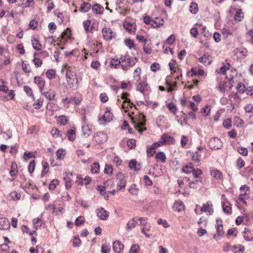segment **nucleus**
<instances>
[{
	"label": "nucleus",
	"instance_id": "1",
	"mask_svg": "<svg viewBox=\"0 0 253 253\" xmlns=\"http://www.w3.org/2000/svg\"><path fill=\"white\" fill-rule=\"evenodd\" d=\"M1 92L7 93V95H2L1 94V100L7 101L9 99H13L15 96V93L13 90H9L8 87L4 84V82L1 80Z\"/></svg>",
	"mask_w": 253,
	"mask_h": 253
},
{
	"label": "nucleus",
	"instance_id": "2",
	"mask_svg": "<svg viewBox=\"0 0 253 253\" xmlns=\"http://www.w3.org/2000/svg\"><path fill=\"white\" fill-rule=\"evenodd\" d=\"M144 118V115L140 116L138 119H135L132 116L130 117L132 123L134 125L135 128L140 133H142L144 130L146 129V128H142L146 124L145 120Z\"/></svg>",
	"mask_w": 253,
	"mask_h": 253
},
{
	"label": "nucleus",
	"instance_id": "3",
	"mask_svg": "<svg viewBox=\"0 0 253 253\" xmlns=\"http://www.w3.org/2000/svg\"><path fill=\"white\" fill-rule=\"evenodd\" d=\"M116 177L118 180L117 183L118 190L124 188L126 185V176L122 172H118L116 174Z\"/></svg>",
	"mask_w": 253,
	"mask_h": 253
},
{
	"label": "nucleus",
	"instance_id": "4",
	"mask_svg": "<svg viewBox=\"0 0 253 253\" xmlns=\"http://www.w3.org/2000/svg\"><path fill=\"white\" fill-rule=\"evenodd\" d=\"M121 67L124 70H127L129 68L134 66V62L131 60V57L128 56L121 57Z\"/></svg>",
	"mask_w": 253,
	"mask_h": 253
},
{
	"label": "nucleus",
	"instance_id": "5",
	"mask_svg": "<svg viewBox=\"0 0 253 253\" xmlns=\"http://www.w3.org/2000/svg\"><path fill=\"white\" fill-rule=\"evenodd\" d=\"M209 147L212 149H220L222 147V141L217 137L211 138L209 142Z\"/></svg>",
	"mask_w": 253,
	"mask_h": 253
},
{
	"label": "nucleus",
	"instance_id": "6",
	"mask_svg": "<svg viewBox=\"0 0 253 253\" xmlns=\"http://www.w3.org/2000/svg\"><path fill=\"white\" fill-rule=\"evenodd\" d=\"M215 227L217 233L214 235V238L221 237L223 235L224 232L223 229L222 221L220 218H218L216 219Z\"/></svg>",
	"mask_w": 253,
	"mask_h": 253
},
{
	"label": "nucleus",
	"instance_id": "7",
	"mask_svg": "<svg viewBox=\"0 0 253 253\" xmlns=\"http://www.w3.org/2000/svg\"><path fill=\"white\" fill-rule=\"evenodd\" d=\"M93 138L97 143H104L107 140V135L105 133L99 131L94 134Z\"/></svg>",
	"mask_w": 253,
	"mask_h": 253
},
{
	"label": "nucleus",
	"instance_id": "8",
	"mask_svg": "<svg viewBox=\"0 0 253 253\" xmlns=\"http://www.w3.org/2000/svg\"><path fill=\"white\" fill-rule=\"evenodd\" d=\"M96 212L97 217L102 220H106L109 216V212L103 208L98 209Z\"/></svg>",
	"mask_w": 253,
	"mask_h": 253
},
{
	"label": "nucleus",
	"instance_id": "9",
	"mask_svg": "<svg viewBox=\"0 0 253 253\" xmlns=\"http://www.w3.org/2000/svg\"><path fill=\"white\" fill-rule=\"evenodd\" d=\"M34 83L39 86L40 92H42L45 86V80L39 76H36L34 78Z\"/></svg>",
	"mask_w": 253,
	"mask_h": 253
},
{
	"label": "nucleus",
	"instance_id": "10",
	"mask_svg": "<svg viewBox=\"0 0 253 253\" xmlns=\"http://www.w3.org/2000/svg\"><path fill=\"white\" fill-rule=\"evenodd\" d=\"M136 89L141 93H144L145 91L149 90V86L146 81L140 82L137 85Z\"/></svg>",
	"mask_w": 253,
	"mask_h": 253
},
{
	"label": "nucleus",
	"instance_id": "11",
	"mask_svg": "<svg viewBox=\"0 0 253 253\" xmlns=\"http://www.w3.org/2000/svg\"><path fill=\"white\" fill-rule=\"evenodd\" d=\"M42 95H43L46 98L48 99L49 100H52L54 99L55 97V92L54 90L51 89H49L47 91H44V88L43 91L41 92Z\"/></svg>",
	"mask_w": 253,
	"mask_h": 253
},
{
	"label": "nucleus",
	"instance_id": "12",
	"mask_svg": "<svg viewBox=\"0 0 253 253\" xmlns=\"http://www.w3.org/2000/svg\"><path fill=\"white\" fill-rule=\"evenodd\" d=\"M201 211L208 212L211 214L213 212L212 204L211 202H208L201 208Z\"/></svg>",
	"mask_w": 253,
	"mask_h": 253
},
{
	"label": "nucleus",
	"instance_id": "13",
	"mask_svg": "<svg viewBox=\"0 0 253 253\" xmlns=\"http://www.w3.org/2000/svg\"><path fill=\"white\" fill-rule=\"evenodd\" d=\"M102 32L104 38L106 40H110L114 36L112 31L109 28H104L102 30Z\"/></svg>",
	"mask_w": 253,
	"mask_h": 253
},
{
	"label": "nucleus",
	"instance_id": "14",
	"mask_svg": "<svg viewBox=\"0 0 253 253\" xmlns=\"http://www.w3.org/2000/svg\"><path fill=\"white\" fill-rule=\"evenodd\" d=\"M161 138L165 144H174L175 142L174 138L168 134H163Z\"/></svg>",
	"mask_w": 253,
	"mask_h": 253
},
{
	"label": "nucleus",
	"instance_id": "15",
	"mask_svg": "<svg viewBox=\"0 0 253 253\" xmlns=\"http://www.w3.org/2000/svg\"><path fill=\"white\" fill-rule=\"evenodd\" d=\"M124 245L119 241H116L113 243V249L115 252L120 253L124 249Z\"/></svg>",
	"mask_w": 253,
	"mask_h": 253
},
{
	"label": "nucleus",
	"instance_id": "16",
	"mask_svg": "<svg viewBox=\"0 0 253 253\" xmlns=\"http://www.w3.org/2000/svg\"><path fill=\"white\" fill-rule=\"evenodd\" d=\"M184 207L183 203L180 200H177L175 202L173 208L175 211L180 212L184 210Z\"/></svg>",
	"mask_w": 253,
	"mask_h": 253
},
{
	"label": "nucleus",
	"instance_id": "17",
	"mask_svg": "<svg viewBox=\"0 0 253 253\" xmlns=\"http://www.w3.org/2000/svg\"><path fill=\"white\" fill-rule=\"evenodd\" d=\"M210 58L211 55L205 54L199 59V61L204 64L205 65H209L211 63Z\"/></svg>",
	"mask_w": 253,
	"mask_h": 253
},
{
	"label": "nucleus",
	"instance_id": "18",
	"mask_svg": "<svg viewBox=\"0 0 253 253\" xmlns=\"http://www.w3.org/2000/svg\"><path fill=\"white\" fill-rule=\"evenodd\" d=\"M113 114L111 112L110 108H107L106 111L104 113L102 119L105 122H110L113 118Z\"/></svg>",
	"mask_w": 253,
	"mask_h": 253
},
{
	"label": "nucleus",
	"instance_id": "19",
	"mask_svg": "<svg viewBox=\"0 0 253 253\" xmlns=\"http://www.w3.org/2000/svg\"><path fill=\"white\" fill-rule=\"evenodd\" d=\"M128 167L130 169H133L134 170H138L141 168L140 163H138L135 160H132L130 161Z\"/></svg>",
	"mask_w": 253,
	"mask_h": 253
},
{
	"label": "nucleus",
	"instance_id": "20",
	"mask_svg": "<svg viewBox=\"0 0 253 253\" xmlns=\"http://www.w3.org/2000/svg\"><path fill=\"white\" fill-rule=\"evenodd\" d=\"M230 203L226 201V202H222V207L224 212L227 213H231L232 208Z\"/></svg>",
	"mask_w": 253,
	"mask_h": 253
},
{
	"label": "nucleus",
	"instance_id": "21",
	"mask_svg": "<svg viewBox=\"0 0 253 253\" xmlns=\"http://www.w3.org/2000/svg\"><path fill=\"white\" fill-rule=\"evenodd\" d=\"M155 159L157 162L161 161L162 163H164L166 162L167 158L164 152H160L155 155Z\"/></svg>",
	"mask_w": 253,
	"mask_h": 253
},
{
	"label": "nucleus",
	"instance_id": "22",
	"mask_svg": "<svg viewBox=\"0 0 253 253\" xmlns=\"http://www.w3.org/2000/svg\"><path fill=\"white\" fill-rule=\"evenodd\" d=\"M92 10L96 14H102L103 12V8L100 4H95L92 5Z\"/></svg>",
	"mask_w": 253,
	"mask_h": 253
},
{
	"label": "nucleus",
	"instance_id": "23",
	"mask_svg": "<svg viewBox=\"0 0 253 253\" xmlns=\"http://www.w3.org/2000/svg\"><path fill=\"white\" fill-rule=\"evenodd\" d=\"M83 134L85 137H88L92 132L91 129L88 125H84L82 126Z\"/></svg>",
	"mask_w": 253,
	"mask_h": 253
},
{
	"label": "nucleus",
	"instance_id": "24",
	"mask_svg": "<svg viewBox=\"0 0 253 253\" xmlns=\"http://www.w3.org/2000/svg\"><path fill=\"white\" fill-rule=\"evenodd\" d=\"M1 230H7L10 228V225L9 220L5 218H1Z\"/></svg>",
	"mask_w": 253,
	"mask_h": 253
},
{
	"label": "nucleus",
	"instance_id": "25",
	"mask_svg": "<svg viewBox=\"0 0 253 253\" xmlns=\"http://www.w3.org/2000/svg\"><path fill=\"white\" fill-rule=\"evenodd\" d=\"M91 7V4L87 2H84L80 7L79 10L81 12H88Z\"/></svg>",
	"mask_w": 253,
	"mask_h": 253
},
{
	"label": "nucleus",
	"instance_id": "26",
	"mask_svg": "<svg viewBox=\"0 0 253 253\" xmlns=\"http://www.w3.org/2000/svg\"><path fill=\"white\" fill-rule=\"evenodd\" d=\"M32 45L33 48L37 50L40 51L41 49L42 45L40 41L36 38H34L32 39Z\"/></svg>",
	"mask_w": 253,
	"mask_h": 253
},
{
	"label": "nucleus",
	"instance_id": "27",
	"mask_svg": "<svg viewBox=\"0 0 253 253\" xmlns=\"http://www.w3.org/2000/svg\"><path fill=\"white\" fill-rule=\"evenodd\" d=\"M137 224V222L135 218H133L129 220L126 225V229L127 230H131L134 228Z\"/></svg>",
	"mask_w": 253,
	"mask_h": 253
},
{
	"label": "nucleus",
	"instance_id": "28",
	"mask_svg": "<svg viewBox=\"0 0 253 253\" xmlns=\"http://www.w3.org/2000/svg\"><path fill=\"white\" fill-rule=\"evenodd\" d=\"M67 136L69 140L74 141L76 138L75 131L73 129H69L67 132Z\"/></svg>",
	"mask_w": 253,
	"mask_h": 253
},
{
	"label": "nucleus",
	"instance_id": "29",
	"mask_svg": "<svg viewBox=\"0 0 253 253\" xmlns=\"http://www.w3.org/2000/svg\"><path fill=\"white\" fill-rule=\"evenodd\" d=\"M243 234L244 238L246 241H250L253 239L252 237L250 236V230L248 228H245Z\"/></svg>",
	"mask_w": 253,
	"mask_h": 253
},
{
	"label": "nucleus",
	"instance_id": "30",
	"mask_svg": "<svg viewBox=\"0 0 253 253\" xmlns=\"http://www.w3.org/2000/svg\"><path fill=\"white\" fill-rule=\"evenodd\" d=\"M141 69L140 67H137L134 71L133 78L136 81L140 80L141 78Z\"/></svg>",
	"mask_w": 253,
	"mask_h": 253
},
{
	"label": "nucleus",
	"instance_id": "31",
	"mask_svg": "<svg viewBox=\"0 0 253 253\" xmlns=\"http://www.w3.org/2000/svg\"><path fill=\"white\" fill-rule=\"evenodd\" d=\"M139 189L136 184L131 185L128 189L129 192L133 195H137Z\"/></svg>",
	"mask_w": 253,
	"mask_h": 253
},
{
	"label": "nucleus",
	"instance_id": "32",
	"mask_svg": "<svg viewBox=\"0 0 253 253\" xmlns=\"http://www.w3.org/2000/svg\"><path fill=\"white\" fill-rule=\"evenodd\" d=\"M211 175L216 179H221L222 177L221 172L218 170H211Z\"/></svg>",
	"mask_w": 253,
	"mask_h": 253
},
{
	"label": "nucleus",
	"instance_id": "33",
	"mask_svg": "<svg viewBox=\"0 0 253 253\" xmlns=\"http://www.w3.org/2000/svg\"><path fill=\"white\" fill-rule=\"evenodd\" d=\"M17 172V164L15 162H12L11 165V169L9 171L10 174L11 176L15 175Z\"/></svg>",
	"mask_w": 253,
	"mask_h": 253
},
{
	"label": "nucleus",
	"instance_id": "34",
	"mask_svg": "<svg viewBox=\"0 0 253 253\" xmlns=\"http://www.w3.org/2000/svg\"><path fill=\"white\" fill-rule=\"evenodd\" d=\"M144 22L147 24H150L153 27L156 28L157 26L154 25L155 23V22L153 21V19H152L150 16H145L144 18Z\"/></svg>",
	"mask_w": 253,
	"mask_h": 253
},
{
	"label": "nucleus",
	"instance_id": "35",
	"mask_svg": "<svg viewBox=\"0 0 253 253\" xmlns=\"http://www.w3.org/2000/svg\"><path fill=\"white\" fill-rule=\"evenodd\" d=\"M100 169V165L98 163H94L91 166V170L93 173H98Z\"/></svg>",
	"mask_w": 253,
	"mask_h": 253
},
{
	"label": "nucleus",
	"instance_id": "36",
	"mask_svg": "<svg viewBox=\"0 0 253 253\" xmlns=\"http://www.w3.org/2000/svg\"><path fill=\"white\" fill-rule=\"evenodd\" d=\"M45 75L47 78L51 80L55 77L56 73L54 70L48 69L46 71Z\"/></svg>",
	"mask_w": 253,
	"mask_h": 253
},
{
	"label": "nucleus",
	"instance_id": "37",
	"mask_svg": "<svg viewBox=\"0 0 253 253\" xmlns=\"http://www.w3.org/2000/svg\"><path fill=\"white\" fill-rule=\"evenodd\" d=\"M122 64L121 61V57L119 59H112L111 61L110 65L111 67H114L115 68H117L118 66Z\"/></svg>",
	"mask_w": 253,
	"mask_h": 253
},
{
	"label": "nucleus",
	"instance_id": "38",
	"mask_svg": "<svg viewBox=\"0 0 253 253\" xmlns=\"http://www.w3.org/2000/svg\"><path fill=\"white\" fill-rule=\"evenodd\" d=\"M90 23L91 21L90 20H87L83 23L84 29L87 32H92L93 28V26H90Z\"/></svg>",
	"mask_w": 253,
	"mask_h": 253
},
{
	"label": "nucleus",
	"instance_id": "39",
	"mask_svg": "<svg viewBox=\"0 0 253 253\" xmlns=\"http://www.w3.org/2000/svg\"><path fill=\"white\" fill-rule=\"evenodd\" d=\"M189 10L192 13L196 14L198 11V4L196 2H192L191 3V5L190 6Z\"/></svg>",
	"mask_w": 253,
	"mask_h": 253
},
{
	"label": "nucleus",
	"instance_id": "40",
	"mask_svg": "<svg viewBox=\"0 0 253 253\" xmlns=\"http://www.w3.org/2000/svg\"><path fill=\"white\" fill-rule=\"evenodd\" d=\"M113 171V168L111 165L110 164H106L104 172L107 174H112Z\"/></svg>",
	"mask_w": 253,
	"mask_h": 253
},
{
	"label": "nucleus",
	"instance_id": "41",
	"mask_svg": "<svg viewBox=\"0 0 253 253\" xmlns=\"http://www.w3.org/2000/svg\"><path fill=\"white\" fill-rule=\"evenodd\" d=\"M128 95V94L127 93H123L121 95V98L124 100V103L127 102L129 104L130 107H132L133 104L130 102V100L127 98Z\"/></svg>",
	"mask_w": 253,
	"mask_h": 253
},
{
	"label": "nucleus",
	"instance_id": "42",
	"mask_svg": "<svg viewBox=\"0 0 253 253\" xmlns=\"http://www.w3.org/2000/svg\"><path fill=\"white\" fill-rule=\"evenodd\" d=\"M167 107L169 111L174 114H175L177 111L176 105L173 103H169Z\"/></svg>",
	"mask_w": 253,
	"mask_h": 253
},
{
	"label": "nucleus",
	"instance_id": "43",
	"mask_svg": "<svg viewBox=\"0 0 253 253\" xmlns=\"http://www.w3.org/2000/svg\"><path fill=\"white\" fill-rule=\"evenodd\" d=\"M243 17L244 14L242 12L241 9H238L236 13L234 19L236 21H241L242 18Z\"/></svg>",
	"mask_w": 253,
	"mask_h": 253
},
{
	"label": "nucleus",
	"instance_id": "44",
	"mask_svg": "<svg viewBox=\"0 0 253 253\" xmlns=\"http://www.w3.org/2000/svg\"><path fill=\"white\" fill-rule=\"evenodd\" d=\"M231 250L234 253L241 252L242 253L245 250V248L243 246L241 245L239 248L237 246L234 245L232 247Z\"/></svg>",
	"mask_w": 253,
	"mask_h": 253
},
{
	"label": "nucleus",
	"instance_id": "45",
	"mask_svg": "<svg viewBox=\"0 0 253 253\" xmlns=\"http://www.w3.org/2000/svg\"><path fill=\"white\" fill-rule=\"evenodd\" d=\"M59 181L57 179H54L51 180L49 185V189L50 190H54L56 187V186L58 184Z\"/></svg>",
	"mask_w": 253,
	"mask_h": 253
},
{
	"label": "nucleus",
	"instance_id": "46",
	"mask_svg": "<svg viewBox=\"0 0 253 253\" xmlns=\"http://www.w3.org/2000/svg\"><path fill=\"white\" fill-rule=\"evenodd\" d=\"M238 152L243 156H247L248 155V149L245 147H239L238 148Z\"/></svg>",
	"mask_w": 253,
	"mask_h": 253
},
{
	"label": "nucleus",
	"instance_id": "47",
	"mask_svg": "<svg viewBox=\"0 0 253 253\" xmlns=\"http://www.w3.org/2000/svg\"><path fill=\"white\" fill-rule=\"evenodd\" d=\"M222 34L225 36H228L232 35L233 32L231 29L229 28H223L222 29Z\"/></svg>",
	"mask_w": 253,
	"mask_h": 253
},
{
	"label": "nucleus",
	"instance_id": "48",
	"mask_svg": "<svg viewBox=\"0 0 253 253\" xmlns=\"http://www.w3.org/2000/svg\"><path fill=\"white\" fill-rule=\"evenodd\" d=\"M24 90L28 96L34 97L32 89L28 85L24 86Z\"/></svg>",
	"mask_w": 253,
	"mask_h": 253
},
{
	"label": "nucleus",
	"instance_id": "49",
	"mask_svg": "<svg viewBox=\"0 0 253 253\" xmlns=\"http://www.w3.org/2000/svg\"><path fill=\"white\" fill-rule=\"evenodd\" d=\"M199 182L201 183V181H200L199 180H196L195 181L190 182L189 183L188 186L190 188L196 189L198 188V185Z\"/></svg>",
	"mask_w": 253,
	"mask_h": 253
},
{
	"label": "nucleus",
	"instance_id": "50",
	"mask_svg": "<svg viewBox=\"0 0 253 253\" xmlns=\"http://www.w3.org/2000/svg\"><path fill=\"white\" fill-rule=\"evenodd\" d=\"M36 54H37L36 53L34 54V58L33 59V62L34 63L35 66L37 67H39L42 66V60H41L40 58L35 57V55Z\"/></svg>",
	"mask_w": 253,
	"mask_h": 253
},
{
	"label": "nucleus",
	"instance_id": "51",
	"mask_svg": "<svg viewBox=\"0 0 253 253\" xmlns=\"http://www.w3.org/2000/svg\"><path fill=\"white\" fill-rule=\"evenodd\" d=\"M51 133L52 134V135L53 136V137H55V138H57L59 136H61L60 134V131L58 129L56 128H53L51 129Z\"/></svg>",
	"mask_w": 253,
	"mask_h": 253
},
{
	"label": "nucleus",
	"instance_id": "52",
	"mask_svg": "<svg viewBox=\"0 0 253 253\" xmlns=\"http://www.w3.org/2000/svg\"><path fill=\"white\" fill-rule=\"evenodd\" d=\"M223 126L226 128H230L232 126L231 119L230 118H228L226 120H224L223 123Z\"/></svg>",
	"mask_w": 253,
	"mask_h": 253
},
{
	"label": "nucleus",
	"instance_id": "53",
	"mask_svg": "<svg viewBox=\"0 0 253 253\" xmlns=\"http://www.w3.org/2000/svg\"><path fill=\"white\" fill-rule=\"evenodd\" d=\"M35 160H33L30 162L28 166V171L30 173H32L34 172L35 168Z\"/></svg>",
	"mask_w": 253,
	"mask_h": 253
},
{
	"label": "nucleus",
	"instance_id": "54",
	"mask_svg": "<svg viewBox=\"0 0 253 253\" xmlns=\"http://www.w3.org/2000/svg\"><path fill=\"white\" fill-rule=\"evenodd\" d=\"M9 251V247L6 244H1V253H8Z\"/></svg>",
	"mask_w": 253,
	"mask_h": 253
},
{
	"label": "nucleus",
	"instance_id": "55",
	"mask_svg": "<svg viewBox=\"0 0 253 253\" xmlns=\"http://www.w3.org/2000/svg\"><path fill=\"white\" fill-rule=\"evenodd\" d=\"M43 99H38L35 103H34L33 106L36 109H39L40 107L42 105Z\"/></svg>",
	"mask_w": 253,
	"mask_h": 253
},
{
	"label": "nucleus",
	"instance_id": "56",
	"mask_svg": "<svg viewBox=\"0 0 253 253\" xmlns=\"http://www.w3.org/2000/svg\"><path fill=\"white\" fill-rule=\"evenodd\" d=\"M247 195V193L246 191L244 193L241 194L239 196V200L241 202H242L244 204H246L245 199H247L248 198Z\"/></svg>",
	"mask_w": 253,
	"mask_h": 253
},
{
	"label": "nucleus",
	"instance_id": "57",
	"mask_svg": "<svg viewBox=\"0 0 253 253\" xmlns=\"http://www.w3.org/2000/svg\"><path fill=\"white\" fill-rule=\"evenodd\" d=\"M126 45L128 47L129 49H131L134 46V42L129 39H126L125 41Z\"/></svg>",
	"mask_w": 253,
	"mask_h": 253
},
{
	"label": "nucleus",
	"instance_id": "58",
	"mask_svg": "<svg viewBox=\"0 0 253 253\" xmlns=\"http://www.w3.org/2000/svg\"><path fill=\"white\" fill-rule=\"evenodd\" d=\"M245 162L241 158H239L237 161V167L239 169H241L245 166Z\"/></svg>",
	"mask_w": 253,
	"mask_h": 253
},
{
	"label": "nucleus",
	"instance_id": "59",
	"mask_svg": "<svg viewBox=\"0 0 253 253\" xmlns=\"http://www.w3.org/2000/svg\"><path fill=\"white\" fill-rule=\"evenodd\" d=\"M136 141L134 139H130L127 141L128 147L130 149H132L135 146Z\"/></svg>",
	"mask_w": 253,
	"mask_h": 253
},
{
	"label": "nucleus",
	"instance_id": "60",
	"mask_svg": "<svg viewBox=\"0 0 253 253\" xmlns=\"http://www.w3.org/2000/svg\"><path fill=\"white\" fill-rule=\"evenodd\" d=\"M139 250V246L136 244L133 245L129 250V253H137Z\"/></svg>",
	"mask_w": 253,
	"mask_h": 253
},
{
	"label": "nucleus",
	"instance_id": "61",
	"mask_svg": "<svg viewBox=\"0 0 253 253\" xmlns=\"http://www.w3.org/2000/svg\"><path fill=\"white\" fill-rule=\"evenodd\" d=\"M200 156V154L198 152H195L192 154V159L193 161L199 162Z\"/></svg>",
	"mask_w": 253,
	"mask_h": 253
},
{
	"label": "nucleus",
	"instance_id": "62",
	"mask_svg": "<svg viewBox=\"0 0 253 253\" xmlns=\"http://www.w3.org/2000/svg\"><path fill=\"white\" fill-rule=\"evenodd\" d=\"M192 174L194 177H198L202 173V170L199 169H192Z\"/></svg>",
	"mask_w": 253,
	"mask_h": 253
},
{
	"label": "nucleus",
	"instance_id": "63",
	"mask_svg": "<svg viewBox=\"0 0 253 253\" xmlns=\"http://www.w3.org/2000/svg\"><path fill=\"white\" fill-rule=\"evenodd\" d=\"M244 109L247 113H253V104H249L245 106Z\"/></svg>",
	"mask_w": 253,
	"mask_h": 253
},
{
	"label": "nucleus",
	"instance_id": "64",
	"mask_svg": "<svg viewBox=\"0 0 253 253\" xmlns=\"http://www.w3.org/2000/svg\"><path fill=\"white\" fill-rule=\"evenodd\" d=\"M110 252V247L106 245L103 244L101 247V253H109Z\"/></svg>",
	"mask_w": 253,
	"mask_h": 253
}]
</instances>
